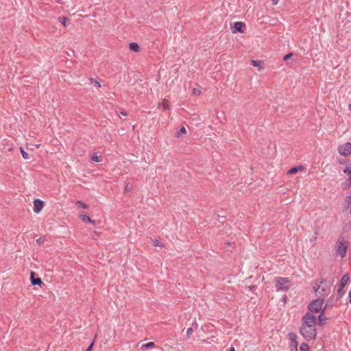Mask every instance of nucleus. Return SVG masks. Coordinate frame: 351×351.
<instances>
[{"label": "nucleus", "mask_w": 351, "mask_h": 351, "mask_svg": "<svg viewBox=\"0 0 351 351\" xmlns=\"http://www.w3.org/2000/svg\"><path fill=\"white\" fill-rule=\"evenodd\" d=\"M252 288H254V286L250 287V289H252Z\"/></svg>", "instance_id": "obj_48"}, {"label": "nucleus", "mask_w": 351, "mask_h": 351, "mask_svg": "<svg viewBox=\"0 0 351 351\" xmlns=\"http://www.w3.org/2000/svg\"><path fill=\"white\" fill-rule=\"evenodd\" d=\"M319 291H321V293H324V296L325 295L326 289L325 287H322L321 286V289H319Z\"/></svg>", "instance_id": "obj_38"}, {"label": "nucleus", "mask_w": 351, "mask_h": 351, "mask_svg": "<svg viewBox=\"0 0 351 351\" xmlns=\"http://www.w3.org/2000/svg\"><path fill=\"white\" fill-rule=\"evenodd\" d=\"M45 239L44 237H40L38 239H36V243L38 245H40V244L43 243L45 242Z\"/></svg>", "instance_id": "obj_32"}, {"label": "nucleus", "mask_w": 351, "mask_h": 351, "mask_svg": "<svg viewBox=\"0 0 351 351\" xmlns=\"http://www.w3.org/2000/svg\"><path fill=\"white\" fill-rule=\"evenodd\" d=\"M339 154L343 156H348L351 154V143H346L338 146Z\"/></svg>", "instance_id": "obj_6"}, {"label": "nucleus", "mask_w": 351, "mask_h": 351, "mask_svg": "<svg viewBox=\"0 0 351 351\" xmlns=\"http://www.w3.org/2000/svg\"><path fill=\"white\" fill-rule=\"evenodd\" d=\"M349 280H350L349 274L348 273L345 274L343 276V277L341 278V279L340 280L339 286L344 288L346 287V284L348 283V282L349 281Z\"/></svg>", "instance_id": "obj_12"}, {"label": "nucleus", "mask_w": 351, "mask_h": 351, "mask_svg": "<svg viewBox=\"0 0 351 351\" xmlns=\"http://www.w3.org/2000/svg\"><path fill=\"white\" fill-rule=\"evenodd\" d=\"M80 219L82 221H83L84 222L88 223H91L93 225L95 224V221H93V219H91L90 218V217L88 215H87L86 214H81L80 215Z\"/></svg>", "instance_id": "obj_13"}, {"label": "nucleus", "mask_w": 351, "mask_h": 351, "mask_svg": "<svg viewBox=\"0 0 351 351\" xmlns=\"http://www.w3.org/2000/svg\"><path fill=\"white\" fill-rule=\"evenodd\" d=\"M131 191V188L127 184L125 187V192L130 193Z\"/></svg>", "instance_id": "obj_36"}, {"label": "nucleus", "mask_w": 351, "mask_h": 351, "mask_svg": "<svg viewBox=\"0 0 351 351\" xmlns=\"http://www.w3.org/2000/svg\"><path fill=\"white\" fill-rule=\"evenodd\" d=\"M120 113L121 115L125 116V117L128 115L126 112H121Z\"/></svg>", "instance_id": "obj_42"}, {"label": "nucleus", "mask_w": 351, "mask_h": 351, "mask_svg": "<svg viewBox=\"0 0 351 351\" xmlns=\"http://www.w3.org/2000/svg\"><path fill=\"white\" fill-rule=\"evenodd\" d=\"M75 204H76V205L82 206L83 208H88V204H84L82 201H80V200L77 201Z\"/></svg>", "instance_id": "obj_28"}, {"label": "nucleus", "mask_w": 351, "mask_h": 351, "mask_svg": "<svg viewBox=\"0 0 351 351\" xmlns=\"http://www.w3.org/2000/svg\"><path fill=\"white\" fill-rule=\"evenodd\" d=\"M346 202L348 204H351V195H348L346 197Z\"/></svg>", "instance_id": "obj_37"}, {"label": "nucleus", "mask_w": 351, "mask_h": 351, "mask_svg": "<svg viewBox=\"0 0 351 351\" xmlns=\"http://www.w3.org/2000/svg\"><path fill=\"white\" fill-rule=\"evenodd\" d=\"M348 241L344 243L339 240L336 243V253L339 254L342 258L346 256L348 249Z\"/></svg>", "instance_id": "obj_5"}, {"label": "nucleus", "mask_w": 351, "mask_h": 351, "mask_svg": "<svg viewBox=\"0 0 351 351\" xmlns=\"http://www.w3.org/2000/svg\"><path fill=\"white\" fill-rule=\"evenodd\" d=\"M300 351H309V346L306 343H302L300 346Z\"/></svg>", "instance_id": "obj_19"}, {"label": "nucleus", "mask_w": 351, "mask_h": 351, "mask_svg": "<svg viewBox=\"0 0 351 351\" xmlns=\"http://www.w3.org/2000/svg\"><path fill=\"white\" fill-rule=\"evenodd\" d=\"M304 169V167L302 166V165H299V166H294L292 168H291L288 171H287V174L290 175V174H293V173H297L298 171L300 170H302Z\"/></svg>", "instance_id": "obj_15"}, {"label": "nucleus", "mask_w": 351, "mask_h": 351, "mask_svg": "<svg viewBox=\"0 0 351 351\" xmlns=\"http://www.w3.org/2000/svg\"><path fill=\"white\" fill-rule=\"evenodd\" d=\"M245 28V24L241 21H237L233 23V25L231 26L232 32L233 34L236 33H243L244 29Z\"/></svg>", "instance_id": "obj_7"}, {"label": "nucleus", "mask_w": 351, "mask_h": 351, "mask_svg": "<svg viewBox=\"0 0 351 351\" xmlns=\"http://www.w3.org/2000/svg\"><path fill=\"white\" fill-rule=\"evenodd\" d=\"M58 21H59V22H60V23H61L63 25V26H64V27H67V26H69V24H70V23H69V22H70V19H69V18L66 17V16H60V17L58 18Z\"/></svg>", "instance_id": "obj_16"}, {"label": "nucleus", "mask_w": 351, "mask_h": 351, "mask_svg": "<svg viewBox=\"0 0 351 351\" xmlns=\"http://www.w3.org/2000/svg\"><path fill=\"white\" fill-rule=\"evenodd\" d=\"M275 280L277 291H287L289 290V287L288 284L290 283V280L288 278L277 277Z\"/></svg>", "instance_id": "obj_4"}, {"label": "nucleus", "mask_w": 351, "mask_h": 351, "mask_svg": "<svg viewBox=\"0 0 351 351\" xmlns=\"http://www.w3.org/2000/svg\"><path fill=\"white\" fill-rule=\"evenodd\" d=\"M131 51L137 52L140 51V45H128Z\"/></svg>", "instance_id": "obj_25"}, {"label": "nucleus", "mask_w": 351, "mask_h": 351, "mask_svg": "<svg viewBox=\"0 0 351 351\" xmlns=\"http://www.w3.org/2000/svg\"><path fill=\"white\" fill-rule=\"evenodd\" d=\"M90 160L93 162H99L101 161V158L99 156H98L96 154H93L90 157Z\"/></svg>", "instance_id": "obj_26"}, {"label": "nucleus", "mask_w": 351, "mask_h": 351, "mask_svg": "<svg viewBox=\"0 0 351 351\" xmlns=\"http://www.w3.org/2000/svg\"><path fill=\"white\" fill-rule=\"evenodd\" d=\"M162 106H163L164 110L169 109V101H168V100H167V99H164V100L162 101Z\"/></svg>", "instance_id": "obj_27"}, {"label": "nucleus", "mask_w": 351, "mask_h": 351, "mask_svg": "<svg viewBox=\"0 0 351 351\" xmlns=\"http://www.w3.org/2000/svg\"><path fill=\"white\" fill-rule=\"evenodd\" d=\"M30 280L32 285H38L41 286L43 284L42 280L39 277H36V274L34 271H31L30 274Z\"/></svg>", "instance_id": "obj_10"}, {"label": "nucleus", "mask_w": 351, "mask_h": 351, "mask_svg": "<svg viewBox=\"0 0 351 351\" xmlns=\"http://www.w3.org/2000/svg\"><path fill=\"white\" fill-rule=\"evenodd\" d=\"M228 351H235V349H234V347H232H232H230V348L228 349Z\"/></svg>", "instance_id": "obj_43"}, {"label": "nucleus", "mask_w": 351, "mask_h": 351, "mask_svg": "<svg viewBox=\"0 0 351 351\" xmlns=\"http://www.w3.org/2000/svg\"><path fill=\"white\" fill-rule=\"evenodd\" d=\"M343 172L348 175V180L351 181V167H346Z\"/></svg>", "instance_id": "obj_22"}, {"label": "nucleus", "mask_w": 351, "mask_h": 351, "mask_svg": "<svg viewBox=\"0 0 351 351\" xmlns=\"http://www.w3.org/2000/svg\"><path fill=\"white\" fill-rule=\"evenodd\" d=\"M271 2H272V4L275 5L278 3L279 0H271Z\"/></svg>", "instance_id": "obj_39"}, {"label": "nucleus", "mask_w": 351, "mask_h": 351, "mask_svg": "<svg viewBox=\"0 0 351 351\" xmlns=\"http://www.w3.org/2000/svg\"><path fill=\"white\" fill-rule=\"evenodd\" d=\"M300 333L306 341H311L316 338L317 329L315 326L300 327Z\"/></svg>", "instance_id": "obj_2"}, {"label": "nucleus", "mask_w": 351, "mask_h": 351, "mask_svg": "<svg viewBox=\"0 0 351 351\" xmlns=\"http://www.w3.org/2000/svg\"><path fill=\"white\" fill-rule=\"evenodd\" d=\"M94 345V340L91 342V343L88 346V347L86 349L85 351H91L93 350Z\"/></svg>", "instance_id": "obj_34"}, {"label": "nucleus", "mask_w": 351, "mask_h": 351, "mask_svg": "<svg viewBox=\"0 0 351 351\" xmlns=\"http://www.w3.org/2000/svg\"><path fill=\"white\" fill-rule=\"evenodd\" d=\"M44 206V202L40 199H35L34 200V212L39 213Z\"/></svg>", "instance_id": "obj_8"}, {"label": "nucleus", "mask_w": 351, "mask_h": 351, "mask_svg": "<svg viewBox=\"0 0 351 351\" xmlns=\"http://www.w3.org/2000/svg\"><path fill=\"white\" fill-rule=\"evenodd\" d=\"M349 109L351 111V104L349 105Z\"/></svg>", "instance_id": "obj_47"}, {"label": "nucleus", "mask_w": 351, "mask_h": 351, "mask_svg": "<svg viewBox=\"0 0 351 351\" xmlns=\"http://www.w3.org/2000/svg\"><path fill=\"white\" fill-rule=\"evenodd\" d=\"M128 44H132V45H134V44H137L135 42H129Z\"/></svg>", "instance_id": "obj_46"}, {"label": "nucleus", "mask_w": 351, "mask_h": 351, "mask_svg": "<svg viewBox=\"0 0 351 351\" xmlns=\"http://www.w3.org/2000/svg\"><path fill=\"white\" fill-rule=\"evenodd\" d=\"M345 293L346 291H344V288L339 286V289L337 290L338 298H341L345 294Z\"/></svg>", "instance_id": "obj_20"}, {"label": "nucleus", "mask_w": 351, "mask_h": 351, "mask_svg": "<svg viewBox=\"0 0 351 351\" xmlns=\"http://www.w3.org/2000/svg\"><path fill=\"white\" fill-rule=\"evenodd\" d=\"M19 149H20V152L21 153L23 158L24 159H27L29 158V155H28L27 152H25L22 147H21Z\"/></svg>", "instance_id": "obj_24"}, {"label": "nucleus", "mask_w": 351, "mask_h": 351, "mask_svg": "<svg viewBox=\"0 0 351 351\" xmlns=\"http://www.w3.org/2000/svg\"><path fill=\"white\" fill-rule=\"evenodd\" d=\"M325 281L324 279H321V280L318 282V280L316 281L315 285L313 287L314 291L319 295V297H324V293H321L319 289H321V285Z\"/></svg>", "instance_id": "obj_11"}, {"label": "nucleus", "mask_w": 351, "mask_h": 351, "mask_svg": "<svg viewBox=\"0 0 351 351\" xmlns=\"http://www.w3.org/2000/svg\"><path fill=\"white\" fill-rule=\"evenodd\" d=\"M252 64L254 66H256V67H258V71H261L263 69H264V66H263V62L261 60H252Z\"/></svg>", "instance_id": "obj_17"}, {"label": "nucleus", "mask_w": 351, "mask_h": 351, "mask_svg": "<svg viewBox=\"0 0 351 351\" xmlns=\"http://www.w3.org/2000/svg\"><path fill=\"white\" fill-rule=\"evenodd\" d=\"M252 288H254V286L250 287V289H252Z\"/></svg>", "instance_id": "obj_49"}, {"label": "nucleus", "mask_w": 351, "mask_h": 351, "mask_svg": "<svg viewBox=\"0 0 351 351\" xmlns=\"http://www.w3.org/2000/svg\"><path fill=\"white\" fill-rule=\"evenodd\" d=\"M193 329L191 327V328H189L186 330V336L187 337H190L191 335L193 334Z\"/></svg>", "instance_id": "obj_31"}, {"label": "nucleus", "mask_w": 351, "mask_h": 351, "mask_svg": "<svg viewBox=\"0 0 351 351\" xmlns=\"http://www.w3.org/2000/svg\"><path fill=\"white\" fill-rule=\"evenodd\" d=\"M193 93L195 95H199L201 94V88H194L193 90Z\"/></svg>", "instance_id": "obj_29"}, {"label": "nucleus", "mask_w": 351, "mask_h": 351, "mask_svg": "<svg viewBox=\"0 0 351 351\" xmlns=\"http://www.w3.org/2000/svg\"><path fill=\"white\" fill-rule=\"evenodd\" d=\"M290 351H298V348H290Z\"/></svg>", "instance_id": "obj_44"}, {"label": "nucleus", "mask_w": 351, "mask_h": 351, "mask_svg": "<svg viewBox=\"0 0 351 351\" xmlns=\"http://www.w3.org/2000/svg\"><path fill=\"white\" fill-rule=\"evenodd\" d=\"M186 130L184 126H181L177 132V137H180L182 134H186Z\"/></svg>", "instance_id": "obj_21"}, {"label": "nucleus", "mask_w": 351, "mask_h": 351, "mask_svg": "<svg viewBox=\"0 0 351 351\" xmlns=\"http://www.w3.org/2000/svg\"><path fill=\"white\" fill-rule=\"evenodd\" d=\"M326 319H328V318L325 317L323 311H321L317 319V324L319 326H323L325 324L324 321Z\"/></svg>", "instance_id": "obj_14"}, {"label": "nucleus", "mask_w": 351, "mask_h": 351, "mask_svg": "<svg viewBox=\"0 0 351 351\" xmlns=\"http://www.w3.org/2000/svg\"><path fill=\"white\" fill-rule=\"evenodd\" d=\"M288 337L291 341L290 348H298V343L297 341V335L295 332H289Z\"/></svg>", "instance_id": "obj_9"}, {"label": "nucleus", "mask_w": 351, "mask_h": 351, "mask_svg": "<svg viewBox=\"0 0 351 351\" xmlns=\"http://www.w3.org/2000/svg\"><path fill=\"white\" fill-rule=\"evenodd\" d=\"M154 246H160V242L158 240L155 239L154 241Z\"/></svg>", "instance_id": "obj_35"}, {"label": "nucleus", "mask_w": 351, "mask_h": 351, "mask_svg": "<svg viewBox=\"0 0 351 351\" xmlns=\"http://www.w3.org/2000/svg\"><path fill=\"white\" fill-rule=\"evenodd\" d=\"M317 324V318L309 312L306 313L302 318V324L300 327H313Z\"/></svg>", "instance_id": "obj_3"}, {"label": "nucleus", "mask_w": 351, "mask_h": 351, "mask_svg": "<svg viewBox=\"0 0 351 351\" xmlns=\"http://www.w3.org/2000/svg\"><path fill=\"white\" fill-rule=\"evenodd\" d=\"M155 344L152 341H149L148 343H146L145 344H143L141 346V349H149L154 347Z\"/></svg>", "instance_id": "obj_18"}, {"label": "nucleus", "mask_w": 351, "mask_h": 351, "mask_svg": "<svg viewBox=\"0 0 351 351\" xmlns=\"http://www.w3.org/2000/svg\"><path fill=\"white\" fill-rule=\"evenodd\" d=\"M348 297H349V302H350V304H351V290H350V292H349Z\"/></svg>", "instance_id": "obj_41"}, {"label": "nucleus", "mask_w": 351, "mask_h": 351, "mask_svg": "<svg viewBox=\"0 0 351 351\" xmlns=\"http://www.w3.org/2000/svg\"><path fill=\"white\" fill-rule=\"evenodd\" d=\"M343 185H344V186H343L344 189H349L351 186V181L348 180V179L347 181L343 183Z\"/></svg>", "instance_id": "obj_30"}, {"label": "nucleus", "mask_w": 351, "mask_h": 351, "mask_svg": "<svg viewBox=\"0 0 351 351\" xmlns=\"http://www.w3.org/2000/svg\"><path fill=\"white\" fill-rule=\"evenodd\" d=\"M293 53H287V55H285L283 58V60L287 61V60H289L291 57L293 56Z\"/></svg>", "instance_id": "obj_33"}, {"label": "nucleus", "mask_w": 351, "mask_h": 351, "mask_svg": "<svg viewBox=\"0 0 351 351\" xmlns=\"http://www.w3.org/2000/svg\"><path fill=\"white\" fill-rule=\"evenodd\" d=\"M282 300H283L285 302H286V300H287V296H286V295H285V296L283 297Z\"/></svg>", "instance_id": "obj_45"}, {"label": "nucleus", "mask_w": 351, "mask_h": 351, "mask_svg": "<svg viewBox=\"0 0 351 351\" xmlns=\"http://www.w3.org/2000/svg\"><path fill=\"white\" fill-rule=\"evenodd\" d=\"M90 80L91 84H93V86H96L97 88H100L101 87V84L97 80H95L93 78H90Z\"/></svg>", "instance_id": "obj_23"}, {"label": "nucleus", "mask_w": 351, "mask_h": 351, "mask_svg": "<svg viewBox=\"0 0 351 351\" xmlns=\"http://www.w3.org/2000/svg\"><path fill=\"white\" fill-rule=\"evenodd\" d=\"M324 303V297H318L317 299L312 300L307 306L308 312L311 314L320 313Z\"/></svg>", "instance_id": "obj_1"}, {"label": "nucleus", "mask_w": 351, "mask_h": 351, "mask_svg": "<svg viewBox=\"0 0 351 351\" xmlns=\"http://www.w3.org/2000/svg\"><path fill=\"white\" fill-rule=\"evenodd\" d=\"M326 308H327V305H325L324 307L322 306V310L321 311H323V313L324 314L326 310Z\"/></svg>", "instance_id": "obj_40"}]
</instances>
